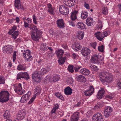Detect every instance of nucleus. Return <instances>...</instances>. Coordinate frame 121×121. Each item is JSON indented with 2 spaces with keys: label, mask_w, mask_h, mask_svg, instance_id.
I'll return each mask as SVG.
<instances>
[{
  "label": "nucleus",
  "mask_w": 121,
  "mask_h": 121,
  "mask_svg": "<svg viewBox=\"0 0 121 121\" xmlns=\"http://www.w3.org/2000/svg\"><path fill=\"white\" fill-rule=\"evenodd\" d=\"M59 10L60 13L62 15H67L69 13V8L64 5L59 6Z\"/></svg>",
  "instance_id": "nucleus-4"
},
{
  "label": "nucleus",
  "mask_w": 121,
  "mask_h": 121,
  "mask_svg": "<svg viewBox=\"0 0 121 121\" xmlns=\"http://www.w3.org/2000/svg\"><path fill=\"white\" fill-rule=\"evenodd\" d=\"M99 76L100 77V80L103 83L107 82L109 83L113 80V78L111 74L106 71H103L100 73Z\"/></svg>",
  "instance_id": "nucleus-2"
},
{
  "label": "nucleus",
  "mask_w": 121,
  "mask_h": 121,
  "mask_svg": "<svg viewBox=\"0 0 121 121\" xmlns=\"http://www.w3.org/2000/svg\"><path fill=\"white\" fill-rule=\"evenodd\" d=\"M74 0H64V3L67 6L71 7L74 5Z\"/></svg>",
  "instance_id": "nucleus-19"
},
{
  "label": "nucleus",
  "mask_w": 121,
  "mask_h": 121,
  "mask_svg": "<svg viewBox=\"0 0 121 121\" xmlns=\"http://www.w3.org/2000/svg\"><path fill=\"white\" fill-rule=\"evenodd\" d=\"M103 105V103L102 102H100L98 103L94 107V108L95 109L97 108V107L98 108H100L102 107Z\"/></svg>",
  "instance_id": "nucleus-41"
},
{
  "label": "nucleus",
  "mask_w": 121,
  "mask_h": 121,
  "mask_svg": "<svg viewBox=\"0 0 121 121\" xmlns=\"http://www.w3.org/2000/svg\"><path fill=\"white\" fill-rule=\"evenodd\" d=\"M26 67L24 65L19 64L17 66V69L19 70H25Z\"/></svg>",
  "instance_id": "nucleus-36"
},
{
  "label": "nucleus",
  "mask_w": 121,
  "mask_h": 121,
  "mask_svg": "<svg viewBox=\"0 0 121 121\" xmlns=\"http://www.w3.org/2000/svg\"><path fill=\"white\" fill-rule=\"evenodd\" d=\"M21 78H24L25 80H27L30 78V77L27 72H21L17 74V79H19Z\"/></svg>",
  "instance_id": "nucleus-5"
},
{
  "label": "nucleus",
  "mask_w": 121,
  "mask_h": 121,
  "mask_svg": "<svg viewBox=\"0 0 121 121\" xmlns=\"http://www.w3.org/2000/svg\"><path fill=\"white\" fill-rule=\"evenodd\" d=\"M90 67L92 71H97L99 69L98 67L95 65H91L90 66Z\"/></svg>",
  "instance_id": "nucleus-40"
},
{
  "label": "nucleus",
  "mask_w": 121,
  "mask_h": 121,
  "mask_svg": "<svg viewBox=\"0 0 121 121\" xmlns=\"http://www.w3.org/2000/svg\"><path fill=\"white\" fill-rule=\"evenodd\" d=\"M64 91L65 94L67 95H71L72 93V90L69 86L66 87Z\"/></svg>",
  "instance_id": "nucleus-28"
},
{
  "label": "nucleus",
  "mask_w": 121,
  "mask_h": 121,
  "mask_svg": "<svg viewBox=\"0 0 121 121\" xmlns=\"http://www.w3.org/2000/svg\"><path fill=\"white\" fill-rule=\"evenodd\" d=\"M50 70V69L49 66H47L46 67L43 68L41 71V75H43L47 73Z\"/></svg>",
  "instance_id": "nucleus-29"
},
{
  "label": "nucleus",
  "mask_w": 121,
  "mask_h": 121,
  "mask_svg": "<svg viewBox=\"0 0 121 121\" xmlns=\"http://www.w3.org/2000/svg\"><path fill=\"white\" fill-rule=\"evenodd\" d=\"M23 56L27 61H30L33 57L31 54V52L28 50H26L25 53H23Z\"/></svg>",
  "instance_id": "nucleus-9"
},
{
  "label": "nucleus",
  "mask_w": 121,
  "mask_h": 121,
  "mask_svg": "<svg viewBox=\"0 0 121 121\" xmlns=\"http://www.w3.org/2000/svg\"><path fill=\"white\" fill-rule=\"evenodd\" d=\"M78 11L75 10L72 12L71 15V19L72 20H74L77 18V15L78 14Z\"/></svg>",
  "instance_id": "nucleus-27"
},
{
  "label": "nucleus",
  "mask_w": 121,
  "mask_h": 121,
  "mask_svg": "<svg viewBox=\"0 0 121 121\" xmlns=\"http://www.w3.org/2000/svg\"><path fill=\"white\" fill-rule=\"evenodd\" d=\"M103 116L100 113H97L92 117L93 121H103Z\"/></svg>",
  "instance_id": "nucleus-7"
},
{
  "label": "nucleus",
  "mask_w": 121,
  "mask_h": 121,
  "mask_svg": "<svg viewBox=\"0 0 121 121\" xmlns=\"http://www.w3.org/2000/svg\"><path fill=\"white\" fill-rule=\"evenodd\" d=\"M97 44V43L96 42H95L93 43H91V47H92L94 49H95Z\"/></svg>",
  "instance_id": "nucleus-51"
},
{
  "label": "nucleus",
  "mask_w": 121,
  "mask_h": 121,
  "mask_svg": "<svg viewBox=\"0 0 121 121\" xmlns=\"http://www.w3.org/2000/svg\"><path fill=\"white\" fill-rule=\"evenodd\" d=\"M26 115V112L25 110H21L18 114L17 119L18 120H22L24 118Z\"/></svg>",
  "instance_id": "nucleus-17"
},
{
  "label": "nucleus",
  "mask_w": 121,
  "mask_h": 121,
  "mask_svg": "<svg viewBox=\"0 0 121 121\" xmlns=\"http://www.w3.org/2000/svg\"><path fill=\"white\" fill-rule=\"evenodd\" d=\"M80 72L82 74L85 75H89L90 73L89 70L85 68L82 69L80 70Z\"/></svg>",
  "instance_id": "nucleus-26"
},
{
  "label": "nucleus",
  "mask_w": 121,
  "mask_h": 121,
  "mask_svg": "<svg viewBox=\"0 0 121 121\" xmlns=\"http://www.w3.org/2000/svg\"><path fill=\"white\" fill-rule=\"evenodd\" d=\"M77 80L80 82H85L86 81V79L82 75H79L76 77Z\"/></svg>",
  "instance_id": "nucleus-25"
},
{
  "label": "nucleus",
  "mask_w": 121,
  "mask_h": 121,
  "mask_svg": "<svg viewBox=\"0 0 121 121\" xmlns=\"http://www.w3.org/2000/svg\"><path fill=\"white\" fill-rule=\"evenodd\" d=\"M20 0H15L14 5L15 7L17 9H20L23 10H24V8L22 5H21Z\"/></svg>",
  "instance_id": "nucleus-15"
},
{
  "label": "nucleus",
  "mask_w": 121,
  "mask_h": 121,
  "mask_svg": "<svg viewBox=\"0 0 121 121\" xmlns=\"http://www.w3.org/2000/svg\"><path fill=\"white\" fill-rule=\"evenodd\" d=\"M77 26L78 28L81 30L86 29V28L85 25L82 22H78L77 24Z\"/></svg>",
  "instance_id": "nucleus-23"
},
{
  "label": "nucleus",
  "mask_w": 121,
  "mask_h": 121,
  "mask_svg": "<svg viewBox=\"0 0 121 121\" xmlns=\"http://www.w3.org/2000/svg\"><path fill=\"white\" fill-rule=\"evenodd\" d=\"M61 58H59L60 59L58 60L59 64L60 65H61L63 64L65 62V61L63 59H62V58L61 59Z\"/></svg>",
  "instance_id": "nucleus-49"
},
{
  "label": "nucleus",
  "mask_w": 121,
  "mask_h": 121,
  "mask_svg": "<svg viewBox=\"0 0 121 121\" xmlns=\"http://www.w3.org/2000/svg\"><path fill=\"white\" fill-rule=\"evenodd\" d=\"M88 14V13L86 11L82 12L81 14V17L83 19H85L87 17Z\"/></svg>",
  "instance_id": "nucleus-35"
},
{
  "label": "nucleus",
  "mask_w": 121,
  "mask_h": 121,
  "mask_svg": "<svg viewBox=\"0 0 121 121\" xmlns=\"http://www.w3.org/2000/svg\"><path fill=\"white\" fill-rule=\"evenodd\" d=\"M98 50L100 52H103L104 50V46L102 45L101 46H99L98 48Z\"/></svg>",
  "instance_id": "nucleus-48"
},
{
  "label": "nucleus",
  "mask_w": 121,
  "mask_h": 121,
  "mask_svg": "<svg viewBox=\"0 0 121 121\" xmlns=\"http://www.w3.org/2000/svg\"><path fill=\"white\" fill-rule=\"evenodd\" d=\"M61 46L65 49H68V47L66 44H62L61 45Z\"/></svg>",
  "instance_id": "nucleus-58"
},
{
  "label": "nucleus",
  "mask_w": 121,
  "mask_h": 121,
  "mask_svg": "<svg viewBox=\"0 0 121 121\" xmlns=\"http://www.w3.org/2000/svg\"><path fill=\"white\" fill-rule=\"evenodd\" d=\"M81 103V102H79L77 104L75 105V106L77 107H78L80 106Z\"/></svg>",
  "instance_id": "nucleus-64"
},
{
  "label": "nucleus",
  "mask_w": 121,
  "mask_h": 121,
  "mask_svg": "<svg viewBox=\"0 0 121 121\" xmlns=\"http://www.w3.org/2000/svg\"><path fill=\"white\" fill-rule=\"evenodd\" d=\"M18 31L17 30L16 31L14 32L13 34H12V38L14 40L16 39L17 36L18 35Z\"/></svg>",
  "instance_id": "nucleus-37"
},
{
  "label": "nucleus",
  "mask_w": 121,
  "mask_h": 121,
  "mask_svg": "<svg viewBox=\"0 0 121 121\" xmlns=\"http://www.w3.org/2000/svg\"><path fill=\"white\" fill-rule=\"evenodd\" d=\"M103 11L102 12V14L104 15H106L107 14L108 10L107 8L104 7L102 9Z\"/></svg>",
  "instance_id": "nucleus-46"
},
{
  "label": "nucleus",
  "mask_w": 121,
  "mask_h": 121,
  "mask_svg": "<svg viewBox=\"0 0 121 121\" xmlns=\"http://www.w3.org/2000/svg\"><path fill=\"white\" fill-rule=\"evenodd\" d=\"M84 7L87 9H89V4H88L85 3L84 4Z\"/></svg>",
  "instance_id": "nucleus-61"
},
{
  "label": "nucleus",
  "mask_w": 121,
  "mask_h": 121,
  "mask_svg": "<svg viewBox=\"0 0 121 121\" xmlns=\"http://www.w3.org/2000/svg\"><path fill=\"white\" fill-rule=\"evenodd\" d=\"M73 82V80L72 78L71 77H70L67 81V83L69 84H72Z\"/></svg>",
  "instance_id": "nucleus-50"
},
{
  "label": "nucleus",
  "mask_w": 121,
  "mask_h": 121,
  "mask_svg": "<svg viewBox=\"0 0 121 121\" xmlns=\"http://www.w3.org/2000/svg\"><path fill=\"white\" fill-rule=\"evenodd\" d=\"M117 87L119 88V89L121 88V81H120L118 82L117 84Z\"/></svg>",
  "instance_id": "nucleus-60"
},
{
  "label": "nucleus",
  "mask_w": 121,
  "mask_h": 121,
  "mask_svg": "<svg viewBox=\"0 0 121 121\" xmlns=\"http://www.w3.org/2000/svg\"><path fill=\"white\" fill-rule=\"evenodd\" d=\"M112 111V109L110 106H107L104 109V115L106 117H109L111 115V112Z\"/></svg>",
  "instance_id": "nucleus-10"
},
{
  "label": "nucleus",
  "mask_w": 121,
  "mask_h": 121,
  "mask_svg": "<svg viewBox=\"0 0 121 121\" xmlns=\"http://www.w3.org/2000/svg\"><path fill=\"white\" fill-rule=\"evenodd\" d=\"M56 23L57 27L60 28H63L65 26L64 21L62 19L57 20L56 21Z\"/></svg>",
  "instance_id": "nucleus-14"
},
{
  "label": "nucleus",
  "mask_w": 121,
  "mask_h": 121,
  "mask_svg": "<svg viewBox=\"0 0 121 121\" xmlns=\"http://www.w3.org/2000/svg\"><path fill=\"white\" fill-rule=\"evenodd\" d=\"M94 23L93 19L91 17H88L86 20V23L88 26L93 25Z\"/></svg>",
  "instance_id": "nucleus-22"
},
{
  "label": "nucleus",
  "mask_w": 121,
  "mask_h": 121,
  "mask_svg": "<svg viewBox=\"0 0 121 121\" xmlns=\"http://www.w3.org/2000/svg\"><path fill=\"white\" fill-rule=\"evenodd\" d=\"M60 79V77L58 75H56L53 77L51 78L52 81L51 82H56L58 81Z\"/></svg>",
  "instance_id": "nucleus-33"
},
{
  "label": "nucleus",
  "mask_w": 121,
  "mask_h": 121,
  "mask_svg": "<svg viewBox=\"0 0 121 121\" xmlns=\"http://www.w3.org/2000/svg\"><path fill=\"white\" fill-rule=\"evenodd\" d=\"M91 63L95 64H99L100 62L99 60V56L97 55H94L91 57L90 59Z\"/></svg>",
  "instance_id": "nucleus-8"
},
{
  "label": "nucleus",
  "mask_w": 121,
  "mask_h": 121,
  "mask_svg": "<svg viewBox=\"0 0 121 121\" xmlns=\"http://www.w3.org/2000/svg\"><path fill=\"white\" fill-rule=\"evenodd\" d=\"M24 21V27L26 28L27 27L29 28L30 24L28 23L27 22H26L25 21Z\"/></svg>",
  "instance_id": "nucleus-57"
},
{
  "label": "nucleus",
  "mask_w": 121,
  "mask_h": 121,
  "mask_svg": "<svg viewBox=\"0 0 121 121\" xmlns=\"http://www.w3.org/2000/svg\"><path fill=\"white\" fill-rule=\"evenodd\" d=\"M105 91L103 88H101L99 90L96 95L97 98L99 99H101L105 95Z\"/></svg>",
  "instance_id": "nucleus-16"
},
{
  "label": "nucleus",
  "mask_w": 121,
  "mask_h": 121,
  "mask_svg": "<svg viewBox=\"0 0 121 121\" xmlns=\"http://www.w3.org/2000/svg\"><path fill=\"white\" fill-rule=\"evenodd\" d=\"M40 49L42 51H44L46 50L47 49V47H46V44H43V46L41 47Z\"/></svg>",
  "instance_id": "nucleus-47"
},
{
  "label": "nucleus",
  "mask_w": 121,
  "mask_h": 121,
  "mask_svg": "<svg viewBox=\"0 0 121 121\" xmlns=\"http://www.w3.org/2000/svg\"><path fill=\"white\" fill-rule=\"evenodd\" d=\"M33 18L34 23L35 24H37V22L36 17L35 16V15H33Z\"/></svg>",
  "instance_id": "nucleus-52"
},
{
  "label": "nucleus",
  "mask_w": 121,
  "mask_h": 121,
  "mask_svg": "<svg viewBox=\"0 0 121 121\" xmlns=\"http://www.w3.org/2000/svg\"><path fill=\"white\" fill-rule=\"evenodd\" d=\"M3 116L5 119H6L9 118L10 116L9 111L8 110L6 111L3 115Z\"/></svg>",
  "instance_id": "nucleus-32"
},
{
  "label": "nucleus",
  "mask_w": 121,
  "mask_h": 121,
  "mask_svg": "<svg viewBox=\"0 0 121 121\" xmlns=\"http://www.w3.org/2000/svg\"><path fill=\"white\" fill-rule=\"evenodd\" d=\"M69 25L73 27L75 26V23L73 21L70 20L69 21Z\"/></svg>",
  "instance_id": "nucleus-54"
},
{
  "label": "nucleus",
  "mask_w": 121,
  "mask_h": 121,
  "mask_svg": "<svg viewBox=\"0 0 121 121\" xmlns=\"http://www.w3.org/2000/svg\"><path fill=\"white\" fill-rule=\"evenodd\" d=\"M39 78H38V77H36V79H38V80H39V81L38 82H37H37H40V81H41V77H40V76H39Z\"/></svg>",
  "instance_id": "nucleus-62"
},
{
  "label": "nucleus",
  "mask_w": 121,
  "mask_h": 121,
  "mask_svg": "<svg viewBox=\"0 0 121 121\" xmlns=\"http://www.w3.org/2000/svg\"><path fill=\"white\" fill-rule=\"evenodd\" d=\"M73 66L72 65H69L68 68V70L71 73H73L74 71Z\"/></svg>",
  "instance_id": "nucleus-43"
},
{
  "label": "nucleus",
  "mask_w": 121,
  "mask_h": 121,
  "mask_svg": "<svg viewBox=\"0 0 121 121\" xmlns=\"http://www.w3.org/2000/svg\"><path fill=\"white\" fill-rule=\"evenodd\" d=\"M89 90L86 91L84 92L85 95L88 96L91 95L93 94L94 92V89L92 86H90Z\"/></svg>",
  "instance_id": "nucleus-13"
},
{
  "label": "nucleus",
  "mask_w": 121,
  "mask_h": 121,
  "mask_svg": "<svg viewBox=\"0 0 121 121\" xmlns=\"http://www.w3.org/2000/svg\"><path fill=\"white\" fill-rule=\"evenodd\" d=\"M17 29V26L15 25H14L12 27V29L8 33H9L10 34H11L14 32V31L16 30Z\"/></svg>",
  "instance_id": "nucleus-42"
},
{
  "label": "nucleus",
  "mask_w": 121,
  "mask_h": 121,
  "mask_svg": "<svg viewBox=\"0 0 121 121\" xmlns=\"http://www.w3.org/2000/svg\"><path fill=\"white\" fill-rule=\"evenodd\" d=\"M71 121H78V119H76V118H73V117H71Z\"/></svg>",
  "instance_id": "nucleus-63"
},
{
  "label": "nucleus",
  "mask_w": 121,
  "mask_h": 121,
  "mask_svg": "<svg viewBox=\"0 0 121 121\" xmlns=\"http://www.w3.org/2000/svg\"><path fill=\"white\" fill-rule=\"evenodd\" d=\"M72 57L73 58L75 59H77L78 58V56L76 54L73 53L72 54Z\"/></svg>",
  "instance_id": "nucleus-56"
},
{
  "label": "nucleus",
  "mask_w": 121,
  "mask_h": 121,
  "mask_svg": "<svg viewBox=\"0 0 121 121\" xmlns=\"http://www.w3.org/2000/svg\"><path fill=\"white\" fill-rule=\"evenodd\" d=\"M4 78L3 77H0V84H4L5 83Z\"/></svg>",
  "instance_id": "nucleus-53"
},
{
  "label": "nucleus",
  "mask_w": 121,
  "mask_h": 121,
  "mask_svg": "<svg viewBox=\"0 0 121 121\" xmlns=\"http://www.w3.org/2000/svg\"><path fill=\"white\" fill-rule=\"evenodd\" d=\"M40 73L39 71H35L32 74V78L35 82H38L39 81L38 79H36V77H37L39 78V77L40 76Z\"/></svg>",
  "instance_id": "nucleus-18"
},
{
  "label": "nucleus",
  "mask_w": 121,
  "mask_h": 121,
  "mask_svg": "<svg viewBox=\"0 0 121 121\" xmlns=\"http://www.w3.org/2000/svg\"><path fill=\"white\" fill-rule=\"evenodd\" d=\"M9 94L7 91H3L0 92V102L3 103L9 99Z\"/></svg>",
  "instance_id": "nucleus-3"
},
{
  "label": "nucleus",
  "mask_w": 121,
  "mask_h": 121,
  "mask_svg": "<svg viewBox=\"0 0 121 121\" xmlns=\"http://www.w3.org/2000/svg\"><path fill=\"white\" fill-rule=\"evenodd\" d=\"M48 11L49 13L52 15L54 14V10L53 8H52L48 9Z\"/></svg>",
  "instance_id": "nucleus-44"
},
{
  "label": "nucleus",
  "mask_w": 121,
  "mask_h": 121,
  "mask_svg": "<svg viewBox=\"0 0 121 121\" xmlns=\"http://www.w3.org/2000/svg\"><path fill=\"white\" fill-rule=\"evenodd\" d=\"M56 52L58 57L59 58H63L62 56L64 53L63 50H62L61 49H59L56 51Z\"/></svg>",
  "instance_id": "nucleus-24"
},
{
  "label": "nucleus",
  "mask_w": 121,
  "mask_h": 121,
  "mask_svg": "<svg viewBox=\"0 0 121 121\" xmlns=\"http://www.w3.org/2000/svg\"><path fill=\"white\" fill-rule=\"evenodd\" d=\"M31 93V92L30 91H28L27 94H25L22 96L20 100L21 103H25L26 102L29 100Z\"/></svg>",
  "instance_id": "nucleus-11"
},
{
  "label": "nucleus",
  "mask_w": 121,
  "mask_h": 121,
  "mask_svg": "<svg viewBox=\"0 0 121 121\" xmlns=\"http://www.w3.org/2000/svg\"><path fill=\"white\" fill-rule=\"evenodd\" d=\"M95 35H96V36L97 39L101 41L103 39V38H102L101 32H98L97 33H95Z\"/></svg>",
  "instance_id": "nucleus-34"
},
{
  "label": "nucleus",
  "mask_w": 121,
  "mask_h": 121,
  "mask_svg": "<svg viewBox=\"0 0 121 121\" xmlns=\"http://www.w3.org/2000/svg\"><path fill=\"white\" fill-rule=\"evenodd\" d=\"M54 53L53 52H49V56H50L52 57L53 56Z\"/></svg>",
  "instance_id": "nucleus-59"
},
{
  "label": "nucleus",
  "mask_w": 121,
  "mask_h": 121,
  "mask_svg": "<svg viewBox=\"0 0 121 121\" xmlns=\"http://www.w3.org/2000/svg\"><path fill=\"white\" fill-rule=\"evenodd\" d=\"M41 90L39 87H36L35 88V94L33 96L32 98L30 99V101L29 102L28 104H30L32 103L35 99L36 96V95H39L40 94Z\"/></svg>",
  "instance_id": "nucleus-6"
},
{
  "label": "nucleus",
  "mask_w": 121,
  "mask_h": 121,
  "mask_svg": "<svg viewBox=\"0 0 121 121\" xmlns=\"http://www.w3.org/2000/svg\"><path fill=\"white\" fill-rule=\"evenodd\" d=\"M84 34L82 31H79L77 34V37L80 40L82 39L83 38Z\"/></svg>",
  "instance_id": "nucleus-30"
},
{
  "label": "nucleus",
  "mask_w": 121,
  "mask_h": 121,
  "mask_svg": "<svg viewBox=\"0 0 121 121\" xmlns=\"http://www.w3.org/2000/svg\"><path fill=\"white\" fill-rule=\"evenodd\" d=\"M97 26L99 28H101L103 26L102 22L100 20H99L98 22Z\"/></svg>",
  "instance_id": "nucleus-45"
},
{
  "label": "nucleus",
  "mask_w": 121,
  "mask_h": 121,
  "mask_svg": "<svg viewBox=\"0 0 121 121\" xmlns=\"http://www.w3.org/2000/svg\"><path fill=\"white\" fill-rule=\"evenodd\" d=\"M13 48L11 46L8 45L4 46L3 48V52L4 53L11 54Z\"/></svg>",
  "instance_id": "nucleus-12"
},
{
  "label": "nucleus",
  "mask_w": 121,
  "mask_h": 121,
  "mask_svg": "<svg viewBox=\"0 0 121 121\" xmlns=\"http://www.w3.org/2000/svg\"><path fill=\"white\" fill-rule=\"evenodd\" d=\"M29 28L30 30H32L31 37L32 39L35 41H38L40 38L42 32L40 30H38L37 26L33 24H30Z\"/></svg>",
  "instance_id": "nucleus-1"
},
{
  "label": "nucleus",
  "mask_w": 121,
  "mask_h": 121,
  "mask_svg": "<svg viewBox=\"0 0 121 121\" xmlns=\"http://www.w3.org/2000/svg\"><path fill=\"white\" fill-rule=\"evenodd\" d=\"M79 112H76L74 113L71 116V117L76 118V119L78 120L79 118Z\"/></svg>",
  "instance_id": "nucleus-39"
},
{
  "label": "nucleus",
  "mask_w": 121,
  "mask_h": 121,
  "mask_svg": "<svg viewBox=\"0 0 121 121\" xmlns=\"http://www.w3.org/2000/svg\"><path fill=\"white\" fill-rule=\"evenodd\" d=\"M14 88L15 91L16 92L21 91L22 89L21 84L19 83L17 86H15Z\"/></svg>",
  "instance_id": "nucleus-31"
},
{
  "label": "nucleus",
  "mask_w": 121,
  "mask_h": 121,
  "mask_svg": "<svg viewBox=\"0 0 121 121\" xmlns=\"http://www.w3.org/2000/svg\"><path fill=\"white\" fill-rule=\"evenodd\" d=\"M91 51L87 48H85L81 51V52L83 56H87L90 53Z\"/></svg>",
  "instance_id": "nucleus-20"
},
{
  "label": "nucleus",
  "mask_w": 121,
  "mask_h": 121,
  "mask_svg": "<svg viewBox=\"0 0 121 121\" xmlns=\"http://www.w3.org/2000/svg\"><path fill=\"white\" fill-rule=\"evenodd\" d=\"M82 47V46L77 42L74 43L73 44V48L76 51H78L80 50Z\"/></svg>",
  "instance_id": "nucleus-21"
},
{
  "label": "nucleus",
  "mask_w": 121,
  "mask_h": 121,
  "mask_svg": "<svg viewBox=\"0 0 121 121\" xmlns=\"http://www.w3.org/2000/svg\"><path fill=\"white\" fill-rule=\"evenodd\" d=\"M82 67L80 66H78V65H77L76 67H74V70L75 72H77L79 70V69L81 68Z\"/></svg>",
  "instance_id": "nucleus-55"
},
{
  "label": "nucleus",
  "mask_w": 121,
  "mask_h": 121,
  "mask_svg": "<svg viewBox=\"0 0 121 121\" xmlns=\"http://www.w3.org/2000/svg\"><path fill=\"white\" fill-rule=\"evenodd\" d=\"M55 95L59 99L62 100H64V98L63 97L60 93L59 92H56L55 93Z\"/></svg>",
  "instance_id": "nucleus-38"
}]
</instances>
